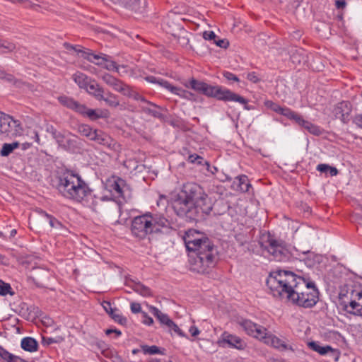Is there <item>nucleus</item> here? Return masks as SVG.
<instances>
[{
	"mask_svg": "<svg viewBox=\"0 0 362 362\" xmlns=\"http://www.w3.org/2000/svg\"><path fill=\"white\" fill-rule=\"evenodd\" d=\"M187 160L192 163H196L198 165H202V162L204 160V158L202 156H199L197 154H192V155L189 156Z\"/></svg>",
	"mask_w": 362,
	"mask_h": 362,
	"instance_id": "nucleus-50",
	"label": "nucleus"
},
{
	"mask_svg": "<svg viewBox=\"0 0 362 362\" xmlns=\"http://www.w3.org/2000/svg\"><path fill=\"white\" fill-rule=\"evenodd\" d=\"M64 340V338L62 337H56L54 338L53 337H42V343L44 344L49 345L54 343H60Z\"/></svg>",
	"mask_w": 362,
	"mask_h": 362,
	"instance_id": "nucleus-47",
	"label": "nucleus"
},
{
	"mask_svg": "<svg viewBox=\"0 0 362 362\" xmlns=\"http://www.w3.org/2000/svg\"><path fill=\"white\" fill-rule=\"evenodd\" d=\"M72 78L80 88H83L85 90L93 81L91 78L88 77L85 74L81 72H77L74 74Z\"/></svg>",
	"mask_w": 362,
	"mask_h": 362,
	"instance_id": "nucleus-19",
	"label": "nucleus"
},
{
	"mask_svg": "<svg viewBox=\"0 0 362 362\" xmlns=\"http://www.w3.org/2000/svg\"><path fill=\"white\" fill-rule=\"evenodd\" d=\"M358 290H355L351 286L345 285L342 286L340 289L339 293V298L340 300V305L342 307L344 310V301H351V294H356Z\"/></svg>",
	"mask_w": 362,
	"mask_h": 362,
	"instance_id": "nucleus-17",
	"label": "nucleus"
},
{
	"mask_svg": "<svg viewBox=\"0 0 362 362\" xmlns=\"http://www.w3.org/2000/svg\"><path fill=\"white\" fill-rule=\"evenodd\" d=\"M11 287L9 284L5 283L0 279V295L6 296L7 294L13 295L11 292Z\"/></svg>",
	"mask_w": 362,
	"mask_h": 362,
	"instance_id": "nucleus-44",
	"label": "nucleus"
},
{
	"mask_svg": "<svg viewBox=\"0 0 362 362\" xmlns=\"http://www.w3.org/2000/svg\"><path fill=\"white\" fill-rule=\"evenodd\" d=\"M47 220L49 221V226L52 228H60L62 227V224L52 215L50 216H47Z\"/></svg>",
	"mask_w": 362,
	"mask_h": 362,
	"instance_id": "nucleus-49",
	"label": "nucleus"
},
{
	"mask_svg": "<svg viewBox=\"0 0 362 362\" xmlns=\"http://www.w3.org/2000/svg\"><path fill=\"white\" fill-rule=\"evenodd\" d=\"M23 129L20 121L0 111V136L2 139H12L21 136Z\"/></svg>",
	"mask_w": 362,
	"mask_h": 362,
	"instance_id": "nucleus-7",
	"label": "nucleus"
},
{
	"mask_svg": "<svg viewBox=\"0 0 362 362\" xmlns=\"http://www.w3.org/2000/svg\"><path fill=\"white\" fill-rule=\"evenodd\" d=\"M265 105H267V107H269L271 110H272L273 111H274L277 113H279L282 108L281 106H280L279 105H278L271 100H267L265 103Z\"/></svg>",
	"mask_w": 362,
	"mask_h": 362,
	"instance_id": "nucleus-52",
	"label": "nucleus"
},
{
	"mask_svg": "<svg viewBox=\"0 0 362 362\" xmlns=\"http://www.w3.org/2000/svg\"><path fill=\"white\" fill-rule=\"evenodd\" d=\"M142 110L145 113L151 115L156 118H159V119L163 118V114L159 110H158L156 109H151L148 107H143Z\"/></svg>",
	"mask_w": 362,
	"mask_h": 362,
	"instance_id": "nucleus-45",
	"label": "nucleus"
},
{
	"mask_svg": "<svg viewBox=\"0 0 362 362\" xmlns=\"http://www.w3.org/2000/svg\"><path fill=\"white\" fill-rule=\"evenodd\" d=\"M353 122L358 127L362 129V114H359V115H356L354 117Z\"/></svg>",
	"mask_w": 362,
	"mask_h": 362,
	"instance_id": "nucleus-64",
	"label": "nucleus"
},
{
	"mask_svg": "<svg viewBox=\"0 0 362 362\" xmlns=\"http://www.w3.org/2000/svg\"><path fill=\"white\" fill-rule=\"evenodd\" d=\"M291 61L293 62V63L300 64L302 62V60L304 59V57H301L300 54H299L298 53H293L291 57Z\"/></svg>",
	"mask_w": 362,
	"mask_h": 362,
	"instance_id": "nucleus-62",
	"label": "nucleus"
},
{
	"mask_svg": "<svg viewBox=\"0 0 362 362\" xmlns=\"http://www.w3.org/2000/svg\"><path fill=\"white\" fill-rule=\"evenodd\" d=\"M115 91L122 93L124 95H129L130 86L124 83L122 81L117 79L114 85L111 86Z\"/></svg>",
	"mask_w": 362,
	"mask_h": 362,
	"instance_id": "nucleus-31",
	"label": "nucleus"
},
{
	"mask_svg": "<svg viewBox=\"0 0 362 362\" xmlns=\"http://www.w3.org/2000/svg\"><path fill=\"white\" fill-rule=\"evenodd\" d=\"M0 357L6 362H25L21 358L13 355L2 348H0Z\"/></svg>",
	"mask_w": 362,
	"mask_h": 362,
	"instance_id": "nucleus-30",
	"label": "nucleus"
},
{
	"mask_svg": "<svg viewBox=\"0 0 362 362\" xmlns=\"http://www.w3.org/2000/svg\"><path fill=\"white\" fill-rule=\"evenodd\" d=\"M106 55L103 53L94 54L90 49H86L82 52V57L98 66H103L106 60Z\"/></svg>",
	"mask_w": 362,
	"mask_h": 362,
	"instance_id": "nucleus-15",
	"label": "nucleus"
},
{
	"mask_svg": "<svg viewBox=\"0 0 362 362\" xmlns=\"http://www.w3.org/2000/svg\"><path fill=\"white\" fill-rule=\"evenodd\" d=\"M58 100L62 105L74 110L76 105V103H78L73 98L67 97L66 95L58 97Z\"/></svg>",
	"mask_w": 362,
	"mask_h": 362,
	"instance_id": "nucleus-38",
	"label": "nucleus"
},
{
	"mask_svg": "<svg viewBox=\"0 0 362 362\" xmlns=\"http://www.w3.org/2000/svg\"><path fill=\"white\" fill-rule=\"evenodd\" d=\"M50 276L49 272L43 268H35L29 276L30 279L37 286H42L45 281L49 279Z\"/></svg>",
	"mask_w": 362,
	"mask_h": 362,
	"instance_id": "nucleus-12",
	"label": "nucleus"
},
{
	"mask_svg": "<svg viewBox=\"0 0 362 362\" xmlns=\"http://www.w3.org/2000/svg\"><path fill=\"white\" fill-rule=\"evenodd\" d=\"M102 306L104 308V310L106 311L107 313L110 315V313H112V311L115 309L112 308V305L110 302L109 301H103L102 303Z\"/></svg>",
	"mask_w": 362,
	"mask_h": 362,
	"instance_id": "nucleus-63",
	"label": "nucleus"
},
{
	"mask_svg": "<svg viewBox=\"0 0 362 362\" xmlns=\"http://www.w3.org/2000/svg\"><path fill=\"white\" fill-rule=\"evenodd\" d=\"M86 90L93 96L97 100L101 101L105 94L104 88L100 86L94 79L90 82Z\"/></svg>",
	"mask_w": 362,
	"mask_h": 362,
	"instance_id": "nucleus-16",
	"label": "nucleus"
},
{
	"mask_svg": "<svg viewBox=\"0 0 362 362\" xmlns=\"http://www.w3.org/2000/svg\"><path fill=\"white\" fill-rule=\"evenodd\" d=\"M117 310L115 308L112 313H110V316L117 322L119 323L120 325H125L127 322V320L126 317H123L119 313H117L116 311Z\"/></svg>",
	"mask_w": 362,
	"mask_h": 362,
	"instance_id": "nucleus-43",
	"label": "nucleus"
},
{
	"mask_svg": "<svg viewBox=\"0 0 362 362\" xmlns=\"http://www.w3.org/2000/svg\"><path fill=\"white\" fill-rule=\"evenodd\" d=\"M217 46L221 47V48H227L229 45L228 41L224 40V39H218L216 40L214 42Z\"/></svg>",
	"mask_w": 362,
	"mask_h": 362,
	"instance_id": "nucleus-60",
	"label": "nucleus"
},
{
	"mask_svg": "<svg viewBox=\"0 0 362 362\" xmlns=\"http://www.w3.org/2000/svg\"><path fill=\"white\" fill-rule=\"evenodd\" d=\"M115 4H120L134 11L136 13H143L145 11V1L141 5V0H111Z\"/></svg>",
	"mask_w": 362,
	"mask_h": 362,
	"instance_id": "nucleus-14",
	"label": "nucleus"
},
{
	"mask_svg": "<svg viewBox=\"0 0 362 362\" xmlns=\"http://www.w3.org/2000/svg\"><path fill=\"white\" fill-rule=\"evenodd\" d=\"M78 132L88 138L90 140H92L95 133V129H93L90 126L83 124L79 126Z\"/></svg>",
	"mask_w": 362,
	"mask_h": 362,
	"instance_id": "nucleus-39",
	"label": "nucleus"
},
{
	"mask_svg": "<svg viewBox=\"0 0 362 362\" xmlns=\"http://www.w3.org/2000/svg\"><path fill=\"white\" fill-rule=\"evenodd\" d=\"M88 109V107L87 106H86L85 105L77 103L76 105L74 108V110L76 112H78L79 114H81L83 116H86Z\"/></svg>",
	"mask_w": 362,
	"mask_h": 362,
	"instance_id": "nucleus-51",
	"label": "nucleus"
},
{
	"mask_svg": "<svg viewBox=\"0 0 362 362\" xmlns=\"http://www.w3.org/2000/svg\"><path fill=\"white\" fill-rule=\"evenodd\" d=\"M101 78L103 81L110 87L114 85V83L116 82L117 79L109 74H105Z\"/></svg>",
	"mask_w": 362,
	"mask_h": 362,
	"instance_id": "nucleus-48",
	"label": "nucleus"
},
{
	"mask_svg": "<svg viewBox=\"0 0 362 362\" xmlns=\"http://www.w3.org/2000/svg\"><path fill=\"white\" fill-rule=\"evenodd\" d=\"M115 71H117L119 76H124L128 74L129 68L127 66L125 65H119L117 66Z\"/></svg>",
	"mask_w": 362,
	"mask_h": 362,
	"instance_id": "nucleus-54",
	"label": "nucleus"
},
{
	"mask_svg": "<svg viewBox=\"0 0 362 362\" xmlns=\"http://www.w3.org/2000/svg\"><path fill=\"white\" fill-rule=\"evenodd\" d=\"M267 243V250L276 261L286 262L288 260L290 253L281 243L272 238H269Z\"/></svg>",
	"mask_w": 362,
	"mask_h": 362,
	"instance_id": "nucleus-8",
	"label": "nucleus"
},
{
	"mask_svg": "<svg viewBox=\"0 0 362 362\" xmlns=\"http://www.w3.org/2000/svg\"><path fill=\"white\" fill-rule=\"evenodd\" d=\"M184 242L190 252L189 264L192 271L205 274L215 267L218 259V250L205 234L189 230L185 233Z\"/></svg>",
	"mask_w": 362,
	"mask_h": 362,
	"instance_id": "nucleus-3",
	"label": "nucleus"
},
{
	"mask_svg": "<svg viewBox=\"0 0 362 362\" xmlns=\"http://www.w3.org/2000/svg\"><path fill=\"white\" fill-rule=\"evenodd\" d=\"M267 340H269V343H270L276 349H281L283 350H293L291 346L286 344L284 340L276 336L269 335L268 336Z\"/></svg>",
	"mask_w": 362,
	"mask_h": 362,
	"instance_id": "nucleus-23",
	"label": "nucleus"
},
{
	"mask_svg": "<svg viewBox=\"0 0 362 362\" xmlns=\"http://www.w3.org/2000/svg\"><path fill=\"white\" fill-rule=\"evenodd\" d=\"M21 144L18 141H14L11 144L5 143L3 144L0 154L1 156H9L15 149L20 146Z\"/></svg>",
	"mask_w": 362,
	"mask_h": 362,
	"instance_id": "nucleus-28",
	"label": "nucleus"
},
{
	"mask_svg": "<svg viewBox=\"0 0 362 362\" xmlns=\"http://www.w3.org/2000/svg\"><path fill=\"white\" fill-rule=\"evenodd\" d=\"M107 111L88 108V111L86 112V117H88L91 120H96L99 118L107 117Z\"/></svg>",
	"mask_w": 362,
	"mask_h": 362,
	"instance_id": "nucleus-27",
	"label": "nucleus"
},
{
	"mask_svg": "<svg viewBox=\"0 0 362 362\" xmlns=\"http://www.w3.org/2000/svg\"><path fill=\"white\" fill-rule=\"evenodd\" d=\"M108 201H110V199L106 196H102L100 197L94 196L90 204V207L95 212H99L104 209V203Z\"/></svg>",
	"mask_w": 362,
	"mask_h": 362,
	"instance_id": "nucleus-24",
	"label": "nucleus"
},
{
	"mask_svg": "<svg viewBox=\"0 0 362 362\" xmlns=\"http://www.w3.org/2000/svg\"><path fill=\"white\" fill-rule=\"evenodd\" d=\"M175 214L188 221H197L203 214H209L212 204L204 189L195 182H187L172 199Z\"/></svg>",
	"mask_w": 362,
	"mask_h": 362,
	"instance_id": "nucleus-2",
	"label": "nucleus"
},
{
	"mask_svg": "<svg viewBox=\"0 0 362 362\" xmlns=\"http://www.w3.org/2000/svg\"><path fill=\"white\" fill-rule=\"evenodd\" d=\"M103 66L109 71H116L117 65L115 62L111 59L110 56L106 55V60L105 61Z\"/></svg>",
	"mask_w": 362,
	"mask_h": 362,
	"instance_id": "nucleus-46",
	"label": "nucleus"
},
{
	"mask_svg": "<svg viewBox=\"0 0 362 362\" xmlns=\"http://www.w3.org/2000/svg\"><path fill=\"white\" fill-rule=\"evenodd\" d=\"M236 179L238 180V185L239 189L243 192H248L252 187L251 184L249 182L248 177L245 175H241L236 177Z\"/></svg>",
	"mask_w": 362,
	"mask_h": 362,
	"instance_id": "nucleus-32",
	"label": "nucleus"
},
{
	"mask_svg": "<svg viewBox=\"0 0 362 362\" xmlns=\"http://www.w3.org/2000/svg\"><path fill=\"white\" fill-rule=\"evenodd\" d=\"M222 339L224 343H227L231 347H235L238 349H243V341L236 336L224 332L222 335Z\"/></svg>",
	"mask_w": 362,
	"mask_h": 362,
	"instance_id": "nucleus-18",
	"label": "nucleus"
},
{
	"mask_svg": "<svg viewBox=\"0 0 362 362\" xmlns=\"http://www.w3.org/2000/svg\"><path fill=\"white\" fill-rule=\"evenodd\" d=\"M290 119L295 121L300 126L303 125L305 121L299 114L296 113V112H293V115Z\"/></svg>",
	"mask_w": 362,
	"mask_h": 362,
	"instance_id": "nucleus-55",
	"label": "nucleus"
},
{
	"mask_svg": "<svg viewBox=\"0 0 362 362\" xmlns=\"http://www.w3.org/2000/svg\"><path fill=\"white\" fill-rule=\"evenodd\" d=\"M168 328L170 330H173L175 333L177 334L178 335H180L181 337H184L185 336V334L182 332V331L179 328V327L177 325H175L173 321V325H169Z\"/></svg>",
	"mask_w": 362,
	"mask_h": 362,
	"instance_id": "nucleus-59",
	"label": "nucleus"
},
{
	"mask_svg": "<svg viewBox=\"0 0 362 362\" xmlns=\"http://www.w3.org/2000/svg\"><path fill=\"white\" fill-rule=\"evenodd\" d=\"M5 81L8 83H13L14 86H16L18 88H21L23 89L30 88V86L28 83H26L25 82H23L21 81L16 80L15 77L10 74H5V76L3 78Z\"/></svg>",
	"mask_w": 362,
	"mask_h": 362,
	"instance_id": "nucleus-26",
	"label": "nucleus"
},
{
	"mask_svg": "<svg viewBox=\"0 0 362 362\" xmlns=\"http://www.w3.org/2000/svg\"><path fill=\"white\" fill-rule=\"evenodd\" d=\"M146 81H147L149 83H157L159 86L166 88L167 90H170L171 93L177 95L182 98L189 99V96L192 95V93L186 91L180 88L173 86L170 83H169L167 81L160 78H157L153 76H148L145 78Z\"/></svg>",
	"mask_w": 362,
	"mask_h": 362,
	"instance_id": "nucleus-9",
	"label": "nucleus"
},
{
	"mask_svg": "<svg viewBox=\"0 0 362 362\" xmlns=\"http://www.w3.org/2000/svg\"><path fill=\"white\" fill-rule=\"evenodd\" d=\"M124 185V180L121 178H117L113 183L112 184V189L114 190L118 195H122V187Z\"/></svg>",
	"mask_w": 362,
	"mask_h": 362,
	"instance_id": "nucleus-42",
	"label": "nucleus"
},
{
	"mask_svg": "<svg viewBox=\"0 0 362 362\" xmlns=\"http://www.w3.org/2000/svg\"><path fill=\"white\" fill-rule=\"evenodd\" d=\"M64 47L67 50H74L77 53H81L82 54L83 51H85V49H82L81 46H74L69 43L65 42L64 44ZM82 57V55H81Z\"/></svg>",
	"mask_w": 362,
	"mask_h": 362,
	"instance_id": "nucleus-53",
	"label": "nucleus"
},
{
	"mask_svg": "<svg viewBox=\"0 0 362 362\" xmlns=\"http://www.w3.org/2000/svg\"><path fill=\"white\" fill-rule=\"evenodd\" d=\"M266 284L274 296L285 298L298 306L312 308L318 301L319 292L315 284L306 281L290 271L271 272Z\"/></svg>",
	"mask_w": 362,
	"mask_h": 362,
	"instance_id": "nucleus-1",
	"label": "nucleus"
},
{
	"mask_svg": "<svg viewBox=\"0 0 362 362\" xmlns=\"http://www.w3.org/2000/svg\"><path fill=\"white\" fill-rule=\"evenodd\" d=\"M203 37L206 40H215L216 36L213 31H205L203 33Z\"/></svg>",
	"mask_w": 362,
	"mask_h": 362,
	"instance_id": "nucleus-57",
	"label": "nucleus"
},
{
	"mask_svg": "<svg viewBox=\"0 0 362 362\" xmlns=\"http://www.w3.org/2000/svg\"><path fill=\"white\" fill-rule=\"evenodd\" d=\"M129 93H130L129 95H127L126 96L129 97V98H132L133 99H134L135 100H137V101H141V102L146 103L148 104L149 105L154 107L156 109H159V110L161 109L160 107L158 106L155 103H153L151 102L147 101L144 98V97H143L142 95H141L138 93L134 91L132 89L131 87L129 88Z\"/></svg>",
	"mask_w": 362,
	"mask_h": 362,
	"instance_id": "nucleus-35",
	"label": "nucleus"
},
{
	"mask_svg": "<svg viewBox=\"0 0 362 362\" xmlns=\"http://www.w3.org/2000/svg\"><path fill=\"white\" fill-rule=\"evenodd\" d=\"M302 127H303L305 129L308 130L310 134H313V135H320L322 134L321 129L311 123L309 121L305 120L303 125H301Z\"/></svg>",
	"mask_w": 362,
	"mask_h": 362,
	"instance_id": "nucleus-37",
	"label": "nucleus"
},
{
	"mask_svg": "<svg viewBox=\"0 0 362 362\" xmlns=\"http://www.w3.org/2000/svg\"><path fill=\"white\" fill-rule=\"evenodd\" d=\"M53 186L64 197L77 202H88L92 191L86 182L76 173L66 170L53 180Z\"/></svg>",
	"mask_w": 362,
	"mask_h": 362,
	"instance_id": "nucleus-4",
	"label": "nucleus"
},
{
	"mask_svg": "<svg viewBox=\"0 0 362 362\" xmlns=\"http://www.w3.org/2000/svg\"><path fill=\"white\" fill-rule=\"evenodd\" d=\"M223 76L228 81H233L238 82L239 78L233 74L229 72V71H225L223 74Z\"/></svg>",
	"mask_w": 362,
	"mask_h": 362,
	"instance_id": "nucleus-58",
	"label": "nucleus"
},
{
	"mask_svg": "<svg viewBox=\"0 0 362 362\" xmlns=\"http://www.w3.org/2000/svg\"><path fill=\"white\" fill-rule=\"evenodd\" d=\"M254 330V334L252 335L253 337L257 338L259 339H264L265 343L269 344V340H267V330L266 328L261 325H257Z\"/></svg>",
	"mask_w": 362,
	"mask_h": 362,
	"instance_id": "nucleus-33",
	"label": "nucleus"
},
{
	"mask_svg": "<svg viewBox=\"0 0 362 362\" xmlns=\"http://www.w3.org/2000/svg\"><path fill=\"white\" fill-rule=\"evenodd\" d=\"M102 100L105 101V103L111 107H116L119 105L117 96L110 91H107L105 95L103 94V99H102Z\"/></svg>",
	"mask_w": 362,
	"mask_h": 362,
	"instance_id": "nucleus-29",
	"label": "nucleus"
},
{
	"mask_svg": "<svg viewBox=\"0 0 362 362\" xmlns=\"http://www.w3.org/2000/svg\"><path fill=\"white\" fill-rule=\"evenodd\" d=\"M132 288L135 292L144 297L150 296L151 295V292L149 288L145 286L139 282L134 283L132 286Z\"/></svg>",
	"mask_w": 362,
	"mask_h": 362,
	"instance_id": "nucleus-34",
	"label": "nucleus"
},
{
	"mask_svg": "<svg viewBox=\"0 0 362 362\" xmlns=\"http://www.w3.org/2000/svg\"><path fill=\"white\" fill-rule=\"evenodd\" d=\"M294 111L291 110L288 107H283L281 108L279 114L286 117L288 119H291L293 115Z\"/></svg>",
	"mask_w": 362,
	"mask_h": 362,
	"instance_id": "nucleus-56",
	"label": "nucleus"
},
{
	"mask_svg": "<svg viewBox=\"0 0 362 362\" xmlns=\"http://www.w3.org/2000/svg\"><path fill=\"white\" fill-rule=\"evenodd\" d=\"M241 326L249 335L252 336V334H254V329H255L257 324L250 320H245L241 322Z\"/></svg>",
	"mask_w": 362,
	"mask_h": 362,
	"instance_id": "nucleus-40",
	"label": "nucleus"
},
{
	"mask_svg": "<svg viewBox=\"0 0 362 362\" xmlns=\"http://www.w3.org/2000/svg\"><path fill=\"white\" fill-rule=\"evenodd\" d=\"M344 311L362 317V291L358 290L351 296V301H344Z\"/></svg>",
	"mask_w": 362,
	"mask_h": 362,
	"instance_id": "nucleus-10",
	"label": "nucleus"
},
{
	"mask_svg": "<svg viewBox=\"0 0 362 362\" xmlns=\"http://www.w3.org/2000/svg\"><path fill=\"white\" fill-rule=\"evenodd\" d=\"M149 310L160 323L166 325L168 327L169 325H173V320H171L166 314L163 313L157 308L150 306Z\"/></svg>",
	"mask_w": 362,
	"mask_h": 362,
	"instance_id": "nucleus-20",
	"label": "nucleus"
},
{
	"mask_svg": "<svg viewBox=\"0 0 362 362\" xmlns=\"http://www.w3.org/2000/svg\"><path fill=\"white\" fill-rule=\"evenodd\" d=\"M352 105L349 101L338 103L333 109V114L344 123H347L350 119Z\"/></svg>",
	"mask_w": 362,
	"mask_h": 362,
	"instance_id": "nucleus-11",
	"label": "nucleus"
},
{
	"mask_svg": "<svg viewBox=\"0 0 362 362\" xmlns=\"http://www.w3.org/2000/svg\"><path fill=\"white\" fill-rule=\"evenodd\" d=\"M21 348L29 352L37 351L38 344L37 341L32 337H25L21 340Z\"/></svg>",
	"mask_w": 362,
	"mask_h": 362,
	"instance_id": "nucleus-21",
	"label": "nucleus"
},
{
	"mask_svg": "<svg viewBox=\"0 0 362 362\" xmlns=\"http://www.w3.org/2000/svg\"><path fill=\"white\" fill-rule=\"evenodd\" d=\"M141 349L144 354L153 355L161 353L159 348L155 345L151 346L148 345H141Z\"/></svg>",
	"mask_w": 362,
	"mask_h": 362,
	"instance_id": "nucleus-41",
	"label": "nucleus"
},
{
	"mask_svg": "<svg viewBox=\"0 0 362 362\" xmlns=\"http://www.w3.org/2000/svg\"><path fill=\"white\" fill-rule=\"evenodd\" d=\"M308 347L313 351L317 352L320 355H325L329 351H334V349L330 346H320L317 341H310L308 343Z\"/></svg>",
	"mask_w": 362,
	"mask_h": 362,
	"instance_id": "nucleus-25",
	"label": "nucleus"
},
{
	"mask_svg": "<svg viewBox=\"0 0 362 362\" xmlns=\"http://www.w3.org/2000/svg\"><path fill=\"white\" fill-rule=\"evenodd\" d=\"M0 48L3 49L1 52L3 54L11 53L16 51V45L8 40L0 39Z\"/></svg>",
	"mask_w": 362,
	"mask_h": 362,
	"instance_id": "nucleus-36",
	"label": "nucleus"
},
{
	"mask_svg": "<svg viewBox=\"0 0 362 362\" xmlns=\"http://www.w3.org/2000/svg\"><path fill=\"white\" fill-rule=\"evenodd\" d=\"M143 320L142 322L147 325H151L153 323V318L147 315L146 313H142Z\"/></svg>",
	"mask_w": 362,
	"mask_h": 362,
	"instance_id": "nucleus-61",
	"label": "nucleus"
},
{
	"mask_svg": "<svg viewBox=\"0 0 362 362\" xmlns=\"http://www.w3.org/2000/svg\"><path fill=\"white\" fill-rule=\"evenodd\" d=\"M52 134L60 147L66 149L69 146L70 139L64 134L57 130L52 131Z\"/></svg>",
	"mask_w": 362,
	"mask_h": 362,
	"instance_id": "nucleus-22",
	"label": "nucleus"
},
{
	"mask_svg": "<svg viewBox=\"0 0 362 362\" xmlns=\"http://www.w3.org/2000/svg\"><path fill=\"white\" fill-rule=\"evenodd\" d=\"M187 86L206 96L216 98L219 100L238 102L244 105L245 109L250 110L247 105L248 101L247 99L221 86H211L194 78L189 81V86Z\"/></svg>",
	"mask_w": 362,
	"mask_h": 362,
	"instance_id": "nucleus-6",
	"label": "nucleus"
},
{
	"mask_svg": "<svg viewBox=\"0 0 362 362\" xmlns=\"http://www.w3.org/2000/svg\"><path fill=\"white\" fill-rule=\"evenodd\" d=\"M170 225L163 215L147 212L136 216L132 222V233L139 238H145L148 234L158 233Z\"/></svg>",
	"mask_w": 362,
	"mask_h": 362,
	"instance_id": "nucleus-5",
	"label": "nucleus"
},
{
	"mask_svg": "<svg viewBox=\"0 0 362 362\" xmlns=\"http://www.w3.org/2000/svg\"><path fill=\"white\" fill-rule=\"evenodd\" d=\"M91 141L97 142L98 144L107 146L110 149L115 148L117 142L104 132L95 129V133Z\"/></svg>",
	"mask_w": 362,
	"mask_h": 362,
	"instance_id": "nucleus-13",
	"label": "nucleus"
}]
</instances>
